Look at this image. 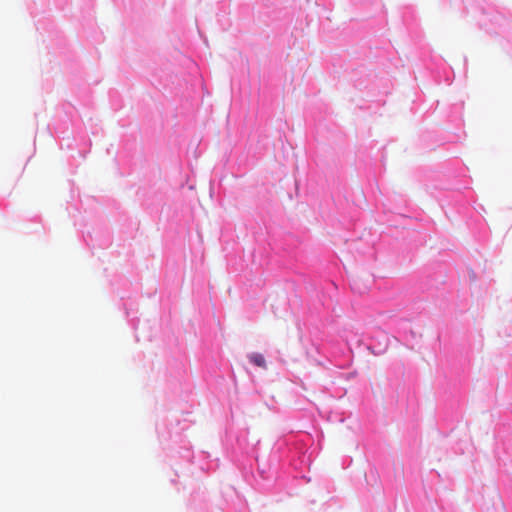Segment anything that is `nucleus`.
I'll use <instances>...</instances> for the list:
<instances>
[{
	"instance_id": "1",
	"label": "nucleus",
	"mask_w": 512,
	"mask_h": 512,
	"mask_svg": "<svg viewBox=\"0 0 512 512\" xmlns=\"http://www.w3.org/2000/svg\"><path fill=\"white\" fill-rule=\"evenodd\" d=\"M249 360L256 366L265 368L266 361L262 354L260 353H252L249 355Z\"/></svg>"
}]
</instances>
